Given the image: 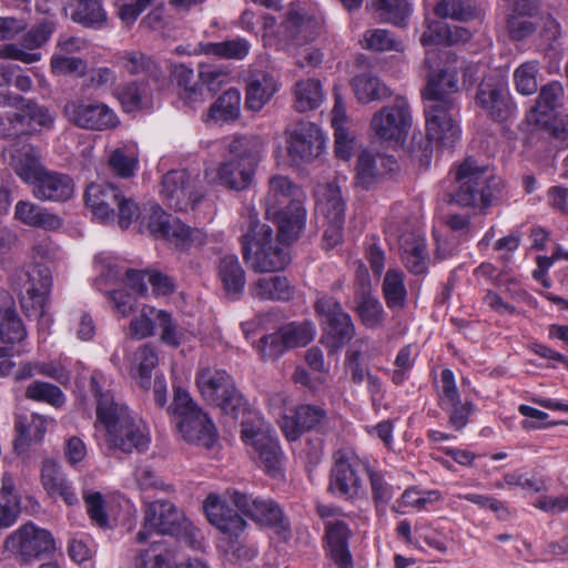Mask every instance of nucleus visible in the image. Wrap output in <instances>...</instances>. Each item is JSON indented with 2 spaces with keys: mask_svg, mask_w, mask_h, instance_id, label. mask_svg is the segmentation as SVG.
Returning <instances> with one entry per match:
<instances>
[{
  "mask_svg": "<svg viewBox=\"0 0 568 568\" xmlns=\"http://www.w3.org/2000/svg\"><path fill=\"white\" fill-rule=\"evenodd\" d=\"M354 303V312L366 328L377 329L384 326L386 312L378 297L373 294L366 271L355 288Z\"/></svg>",
  "mask_w": 568,
  "mask_h": 568,
  "instance_id": "nucleus-25",
  "label": "nucleus"
},
{
  "mask_svg": "<svg viewBox=\"0 0 568 568\" xmlns=\"http://www.w3.org/2000/svg\"><path fill=\"white\" fill-rule=\"evenodd\" d=\"M327 420V412L322 406L301 404L295 407L293 415L283 417L281 428L285 437L293 442L304 432L321 429Z\"/></svg>",
  "mask_w": 568,
  "mask_h": 568,
  "instance_id": "nucleus-24",
  "label": "nucleus"
},
{
  "mask_svg": "<svg viewBox=\"0 0 568 568\" xmlns=\"http://www.w3.org/2000/svg\"><path fill=\"white\" fill-rule=\"evenodd\" d=\"M160 194L164 203L178 212L194 210L203 195L185 170H171L162 176Z\"/></svg>",
  "mask_w": 568,
  "mask_h": 568,
  "instance_id": "nucleus-18",
  "label": "nucleus"
},
{
  "mask_svg": "<svg viewBox=\"0 0 568 568\" xmlns=\"http://www.w3.org/2000/svg\"><path fill=\"white\" fill-rule=\"evenodd\" d=\"M217 278L224 295L230 301H239L246 284V273L235 254H226L219 260Z\"/></svg>",
  "mask_w": 568,
  "mask_h": 568,
  "instance_id": "nucleus-29",
  "label": "nucleus"
},
{
  "mask_svg": "<svg viewBox=\"0 0 568 568\" xmlns=\"http://www.w3.org/2000/svg\"><path fill=\"white\" fill-rule=\"evenodd\" d=\"M159 311L152 306H144L141 314L130 323L131 335L139 339L153 335Z\"/></svg>",
  "mask_w": 568,
  "mask_h": 568,
  "instance_id": "nucleus-64",
  "label": "nucleus"
},
{
  "mask_svg": "<svg viewBox=\"0 0 568 568\" xmlns=\"http://www.w3.org/2000/svg\"><path fill=\"white\" fill-rule=\"evenodd\" d=\"M119 65L131 75L143 74L159 88L165 84V75L156 62L141 51H123L118 55Z\"/></svg>",
  "mask_w": 568,
  "mask_h": 568,
  "instance_id": "nucleus-34",
  "label": "nucleus"
},
{
  "mask_svg": "<svg viewBox=\"0 0 568 568\" xmlns=\"http://www.w3.org/2000/svg\"><path fill=\"white\" fill-rule=\"evenodd\" d=\"M365 47L374 51H403V44L397 41L394 34L385 29H375L366 31L364 36Z\"/></svg>",
  "mask_w": 568,
  "mask_h": 568,
  "instance_id": "nucleus-61",
  "label": "nucleus"
},
{
  "mask_svg": "<svg viewBox=\"0 0 568 568\" xmlns=\"http://www.w3.org/2000/svg\"><path fill=\"white\" fill-rule=\"evenodd\" d=\"M440 382L442 389L438 393V405L448 415V426L459 432L468 424L475 405L469 399L462 402L454 373L450 369L442 371Z\"/></svg>",
  "mask_w": 568,
  "mask_h": 568,
  "instance_id": "nucleus-20",
  "label": "nucleus"
},
{
  "mask_svg": "<svg viewBox=\"0 0 568 568\" xmlns=\"http://www.w3.org/2000/svg\"><path fill=\"white\" fill-rule=\"evenodd\" d=\"M351 85L358 101L363 103L383 100L390 95L388 88L371 73H362L354 77Z\"/></svg>",
  "mask_w": 568,
  "mask_h": 568,
  "instance_id": "nucleus-44",
  "label": "nucleus"
},
{
  "mask_svg": "<svg viewBox=\"0 0 568 568\" xmlns=\"http://www.w3.org/2000/svg\"><path fill=\"white\" fill-rule=\"evenodd\" d=\"M562 94V87L557 81L541 87L536 104L531 109V113L547 115L560 105Z\"/></svg>",
  "mask_w": 568,
  "mask_h": 568,
  "instance_id": "nucleus-57",
  "label": "nucleus"
},
{
  "mask_svg": "<svg viewBox=\"0 0 568 568\" xmlns=\"http://www.w3.org/2000/svg\"><path fill=\"white\" fill-rule=\"evenodd\" d=\"M212 405L219 407L223 414L233 419L244 416L250 410L246 399L236 388L235 384Z\"/></svg>",
  "mask_w": 568,
  "mask_h": 568,
  "instance_id": "nucleus-56",
  "label": "nucleus"
},
{
  "mask_svg": "<svg viewBox=\"0 0 568 568\" xmlns=\"http://www.w3.org/2000/svg\"><path fill=\"white\" fill-rule=\"evenodd\" d=\"M368 463L355 455L337 450L333 455L327 490L338 498L354 501L365 496L366 489L362 474H367Z\"/></svg>",
  "mask_w": 568,
  "mask_h": 568,
  "instance_id": "nucleus-11",
  "label": "nucleus"
},
{
  "mask_svg": "<svg viewBox=\"0 0 568 568\" xmlns=\"http://www.w3.org/2000/svg\"><path fill=\"white\" fill-rule=\"evenodd\" d=\"M434 13L442 19L456 21H469L476 17V10L462 0H439L434 8Z\"/></svg>",
  "mask_w": 568,
  "mask_h": 568,
  "instance_id": "nucleus-55",
  "label": "nucleus"
},
{
  "mask_svg": "<svg viewBox=\"0 0 568 568\" xmlns=\"http://www.w3.org/2000/svg\"><path fill=\"white\" fill-rule=\"evenodd\" d=\"M263 141L255 135H236L227 145L229 159L240 162L237 169L241 171L242 179L236 182L231 179L232 163H221L217 178L222 185L230 190L242 191L247 189L255 173V168L260 161L263 150Z\"/></svg>",
  "mask_w": 568,
  "mask_h": 568,
  "instance_id": "nucleus-10",
  "label": "nucleus"
},
{
  "mask_svg": "<svg viewBox=\"0 0 568 568\" xmlns=\"http://www.w3.org/2000/svg\"><path fill=\"white\" fill-rule=\"evenodd\" d=\"M102 378L100 372H93L90 390L97 400V422L105 429L108 445L124 454L144 452L150 443L145 425L124 404L116 402L109 390H103Z\"/></svg>",
  "mask_w": 568,
  "mask_h": 568,
  "instance_id": "nucleus-2",
  "label": "nucleus"
},
{
  "mask_svg": "<svg viewBox=\"0 0 568 568\" xmlns=\"http://www.w3.org/2000/svg\"><path fill=\"white\" fill-rule=\"evenodd\" d=\"M201 52L227 60H243L250 52L251 44L244 38H235L222 42H206L200 44Z\"/></svg>",
  "mask_w": 568,
  "mask_h": 568,
  "instance_id": "nucleus-45",
  "label": "nucleus"
},
{
  "mask_svg": "<svg viewBox=\"0 0 568 568\" xmlns=\"http://www.w3.org/2000/svg\"><path fill=\"white\" fill-rule=\"evenodd\" d=\"M173 557L168 540L161 538L153 540L151 545L139 551L134 557L133 565L135 568H165Z\"/></svg>",
  "mask_w": 568,
  "mask_h": 568,
  "instance_id": "nucleus-43",
  "label": "nucleus"
},
{
  "mask_svg": "<svg viewBox=\"0 0 568 568\" xmlns=\"http://www.w3.org/2000/svg\"><path fill=\"white\" fill-rule=\"evenodd\" d=\"M62 113L68 122L83 130L105 131L120 124L116 114L105 103L84 98L67 101Z\"/></svg>",
  "mask_w": 568,
  "mask_h": 568,
  "instance_id": "nucleus-15",
  "label": "nucleus"
},
{
  "mask_svg": "<svg viewBox=\"0 0 568 568\" xmlns=\"http://www.w3.org/2000/svg\"><path fill=\"white\" fill-rule=\"evenodd\" d=\"M87 207L101 221L119 217L121 229H128L140 215L139 205L112 183H90L84 192Z\"/></svg>",
  "mask_w": 568,
  "mask_h": 568,
  "instance_id": "nucleus-8",
  "label": "nucleus"
},
{
  "mask_svg": "<svg viewBox=\"0 0 568 568\" xmlns=\"http://www.w3.org/2000/svg\"><path fill=\"white\" fill-rule=\"evenodd\" d=\"M503 181L489 173L488 168L479 165L470 156L466 158L454 171V185L447 192V202L459 207L479 209L481 213L500 197Z\"/></svg>",
  "mask_w": 568,
  "mask_h": 568,
  "instance_id": "nucleus-3",
  "label": "nucleus"
},
{
  "mask_svg": "<svg viewBox=\"0 0 568 568\" xmlns=\"http://www.w3.org/2000/svg\"><path fill=\"white\" fill-rule=\"evenodd\" d=\"M13 285L19 293L20 305L27 316L41 318L47 314L52 287V273L43 264L29 265L16 271Z\"/></svg>",
  "mask_w": 568,
  "mask_h": 568,
  "instance_id": "nucleus-9",
  "label": "nucleus"
},
{
  "mask_svg": "<svg viewBox=\"0 0 568 568\" xmlns=\"http://www.w3.org/2000/svg\"><path fill=\"white\" fill-rule=\"evenodd\" d=\"M173 80L182 88L181 98L189 104L203 101L202 87L200 80H194V72L185 64H178L172 70Z\"/></svg>",
  "mask_w": 568,
  "mask_h": 568,
  "instance_id": "nucleus-51",
  "label": "nucleus"
},
{
  "mask_svg": "<svg viewBox=\"0 0 568 568\" xmlns=\"http://www.w3.org/2000/svg\"><path fill=\"white\" fill-rule=\"evenodd\" d=\"M22 116V128L26 130L27 121L41 128L50 129L54 123V115L47 106L40 105L33 100H28L18 112Z\"/></svg>",
  "mask_w": 568,
  "mask_h": 568,
  "instance_id": "nucleus-59",
  "label": "nucleus"
},
{
  "mask_svg": "<svg viewBox=\"0 0 568 568\" xmlns=\"http://www.w3.org/2000/svg\"><path fill=\"white\" fill-rule=\"evenodd\" d=\"M118 98L125 112L141 110L146 104L145 90L135 81L119 88Z\"/></svg>",
  "mask_w": 568,
  "mask_h": 568,
  "instance_id": "nucleus-62",
  "label": "nucleus"
},
{
  "mask_svg": "<svg viewBox=\"0 0 568 568\" xmlns=\"http://www.w3.org/2000/svg\"><path fill=\"white\" fill-rule=\"evenodd\" d=\"M168 412L178 419L176 427L185 442L207 449L217 442L214 423L185 389L174 388L173 403Z\"/></svg>",
  "mask_w": 568,
  "mask_h": 568,
  "instance_id": "nucleus-6",
  "label": "nucleus"
},
{
  "mask_svg": "<svg viewBox=\"0 0 568 568\" xmlns=\"http://www.w3.org/2000/svg\"><path fill=\"white\" fill-rule=\"evenodd\" d=\"M317 206L325 219H345V201L337 181L318 186Z\"/></svg>",
  "mask_w": 568,
  "mask_h": 568,
  "instance_id": "nucleus-38",
  "label": "nucleus"
},
{
  "mask_svg": "<svg viewBox=\"0 0 568 568\" xmlns=\"http://www.w3.org/2000/svg\"><path fill=\"white\" fill-rule=\"evenodd\" d=\"M48 420L39 414H32L30 417L19 415L16 417L14 428L17 430V438L14 447L28 445L31 442L42 440L47 432Z\"/></svg>",
  "mask_w": 568,
  "mask_h": 568,
  "instance_id": "nucleus-41",
  "label": "nucleus"
},
{
  "mask_svg": "<svg viewBox=\"0 0 568 568\" xmlns=\"http://www.w3.org/2000/svg\"><path fill=\"white\" fill-rule=\"evenodd\" d=\"M231 501L243 515L260 525L274 528L282 540L286 541L291 538L290 520L277 501L271 498L253 497L239 490L231 493Z\"/></svg>",
  "mask_w": 568,
  "mask_h": 568,
  "instance_id": "nucleus-14",
  "label": "nucleus"
},
{
  "mask_svg": "<svg viewBox=\"0 0 568 568\" xmlns=\"http://www.w3.org/2000/svg\"><path fill=\"white\" fill-rule=\"evenodd\" d=\"M3 549L22 565H29L52 554L55 542L52 534L28 521L11 532L3 541Z\"/></svg>",
  "mask_w": 568,
  "mask_h": 568,
  "instance_id": "nucleus-13",
  "label": "nucleus"
},
{
  "mask_svg": "<svg viewBox=\"0 0 568 568\" xmlns=\"http://www.w3.org/2000/svg\"><path fill=\"white\" fill-rule=\"evenodd\" d=\"M14 216L27 225L45 230H58L62 225V221L58 215L49 213L28 201H19L17 203Z\"/></svg>",
  "mask_w": 568,
  "mask_h": 568,
  "instance_id": "nucleus-37",
  "label": "nucleus"
},
{
  "mask_svg": "<svg viewBox=\"0 0 568 568\" xmlns=\"http://www.w3.org/2000/svg\"><path fill=\"white\" fill-rule=\"evenodd\" d=\"M351 529L343 520L326 521L325 535L329 558L338 568H353V558L348 549Z\"/></svg>",
  "mask_w": 568,
  "mask_h": 568,
  "instance_id": "nucleus-27",
  "label": "nucleus"
},
{
  "mask_svg": "<svg viewBox=\"0 0 568 568\" xmlns=\"http://www.w3.org/2000/svg\"><path fill=\"white\" fill-rule=\"evenodd\" d=\"M241 437L253 448L254 459L266 474L278 476L283 470L284 453L278 438L268 429L242 422Z\"/></svg>",
  "mask_w": 568,
  "mask_h": 568,
  "instance_id": "nucleus-16",
  "label": "nucleus"
},
{
  "mask_svg": "<svg viewBox=\"0 0 568 568\" xmlns=\"http://www.w3.org/2000/svg\"><path fill=\"white\" fill-rule=\"evenodd\" d=\"M108 165L112 173L121 179L134 176L139 165V155L134 148L119 146L109 155Z\"/></svg>",
  "mask_w": 568,
  "mask_h": 568,
  "instance_id": "nucleus-49",
  "label": "nucleus"
},
{
  "mask_svg": "<svg viewBox=\"0 0 568 568\" xmlns=\"http://www.w3.org/2000/svg\"><path fill=\"white\" fill-rule=\"evenodd\" d=\"M298 191L286 176L276 175L270 180V190L265 196V216L276 223L281 242L296 241L305 225L306 211L302 202L295 199Z\"/></svg>",
  "mask_w": 568,
  "mask_h": 568,
  "instance_id": "nucleus-4",
  "label": "nucleus"
},
{
  "mask_svg": "<svg viewBox=\"0 0 568 568\" xmlns=\"http://www.w3.org/2000/svg\"><path fill=\"white\" fill-rule=\"evenodd\" d=\"M134 363L138 367V384L143 389L151 387L152 371L159 364V355L156 346L151 343L141 345L134 353Z\"/></svg>",
  "mask_w": 568,
  "mask_h": 568,
  "instance_id": "nucleus-48",
  "label": "nucleus"
},
{
  "mask_svg": "<svg viewBox=\"0 0 568 568\" xmlns=\"http://www.w3.org/2000/svg\"><path fill=\"white\" fill-rule=\"evenodd\" d=\"M10 165L21 180L32 185H34L38 178L45 171L34 149L31 146L17 151L11 158Z\"/></svg>",
  "mask_w": 568,
  "mask_h": 568,
  "instance_id": "nucleus-40",
  "label": "nucleus"
},
{
  "mask_svg": "<svg viewBox=\"0 0 568 568\" xmlns=\"http://www.w3.org/2000/svg\"><path fill=\"white\" fill-rule=\"evenodd\" d=\"M324 136L316 124L301 121L288 133V158L295 164L311 162L320 156L324 149Z\"/></svg>",
  "mask_w": 568,
  "mask_h": 568,
  "instance_id": "nucleus-19",
  "label": "nucleus"
},
{
  "mask_svg": "<svg viewBox=\"0 0 568 568\" xmlns=\"http://www.w3.org/2000/svg\"><path fill=\"white\" fill-rule=\"evenodd\" d=\"M73 180L54 171H44L33 185V195L41 201L65 202L73 195Z\"/></svg>",
  "mask_w": 568,
  "mask_h": 568,
  "instance_id": "nucleus-28",
  "label": "nucleus"
},
{
  "mask_svg": "<svg viewBox=\"0 0 568 568\" xmlns=\"http://www.w3.org/2000/svg\"><path fill=\"white\" fill-rule=\"evenodd\" d=\"M20 514V497L14 493V481L4 474L0 489V528L11 527Z\"/></svg>",
  "mask_w": 568,
  "mask_h": 568,
  "instance_id": "nucleus-39",
  "label": "nucleus"
},
{
  "mask_svg": "<svg viewBox=\"0 0 568 568\" xmlns=\"http://www.w3.org/2000/svg\"><path fill=\"white\" fill-rule=\"evenodd\" d=\"M41 484L50 497L59 496L67 505L78 503L71 484L67 480L60 465L53 459H45L41 467Z\"/></svg>",
  "mask_w": 568,
  "mask_h": 568,
  "instance_id": "nucleus-32",
  "label": "nucleus"
},
{
  "mask_svg": "<svg viewBox=\"0 0 568 568\" xmlns=\"http://www.w3.org/2000/svg\"><path fill=\"white\" fill-rule=\"evenodd\" d=\"M276 91V82L268 72L262 70L251 71L246 79L245 106L251 111L257 112L270 102Z\"/></svg>",
  "mask_w": 568,
  "mask_h": 568,
  "instance_id": "nucleus-30",
  "label": "nucleus"
},
{
  "mask_svg": "<svg viewBox=\"0 0 568 568\" xmlns=\"http://www.w3.org/2000/svg\"><path fill=\"white\" fill-rule=\"evenodd\" d=\"M426 116V136L443 148H454L460 139V128L454 116L459 112L458 74L453 68H443L427 74L422 91Z\"/></svg>",
  "mask_w": 568,
  "mask_h": 568,
  "instance_id": "nucleus-1",
  "label": "nucleus"
},
{
  "mask_svg": "<svg viewBox=\"0 0 568 568\" xmlns=\"http://www.w3.org/2000/svg\"><path fill=\"white\" fill-rule=\"evenodd\" d=\"M383 297L390 311L403 310L407 301V291L402 271L389 268L382 284Z\"/></svg>",
  "mask_w": 568,
  "mask_h": 568,
  "instance_id": "nucleus-42",
  "label": "nucleus"
},
{
  "mask_svg": "<svg viewBox=\"0 0 568 568\" xmlns=\"http://www.w3.org/2000/svg\"><path fill=\"white\" fill-rule=\"evenodd\" d=\"M475 101L496 122L509 120L517 110L508 90L499 83L481 82L477 88Z\"/></svg>",
  "mask_w": 568,
  "mask_h": 568,
  "instance_id": "nucleus-22",
  "label": "nucleus"
},
{
  "mask_svg": "<svg viewBox=\"0 0 568 568\" xmlns=\"http://www.w3.org/2000/svg\"><path fill=\"white\" fill-rule=\"evenodd\" d=\"M280 328L288 349L307 345L314 339L316 333L314 323L308 320L291 322Z\"/></svg>",
  "mask_w": 568,
  "mask_h": 568,
  "instance_id": "nucleus-53",
  "label": "nucleus"
},
{
  "mask_svg": "<svg viewBox=\"0 0 568 568\" xmlns=\"http://www.w3.org/2000/svg\"><path fill=\"white\" fill-rule=\"evenodd\" d=\"M65 11L70 19L89 29H102L108 23V13L100 0H68Z\"/></svg>",
  "mask_w": 568,
  "mask_h": 568,
  "instance_id": "nucleus-33",
  "label": "nucleus"
},
{
  "mask_svg": "<svg viewBox=\"0 0 568 568\" xmlns=\"http://www.w3.org/2000/svg\"><path fill=\"white\" fill-rule=\"evenodd\" d=\"M539 65L537 61H527L520 64L514 72L516 90L524 94H534L538 89L537 73Z\"/></svg>",
  "mask_w": 568,
  "mask_h": 568,
  "instance_id": "nucleus-58",
  "label": "nucleus"
},
{
  "mask_svg": "<svg viewBox=\"0 0 568 568\" xmlns=\"http://www.w3.org/2000/svg\"><path fill=\"white\" fill-rule=\"evenodd\" d=\"M203 510L209 523L231 538H237L246 527L243 517L216 494L207 495Z\"/></svg>",
  "mask_w": 568,
  "mask_h": 568,
  "instance_id": "nucleus-23",
  "label": "nucleus"
},
{
  "mask_svg": "<svg viewBox=\"0 0 568 568\" xmlns=\"http://www.w3.org/2000/svg\"><path fill=\"white\" fill-rule=\"evenodd\" d=\"M241 94L237 89L226 90L210 108V116L215 121H233L240 115Z\"/></svg>",
  "mask_w": 568,
  "mask_h": 568,
  "instance_id": "nucleus-52",
  "label": "nucleus"
},
{
  "mask_svg": "<svg viewBox=\"0 0 568 568\" xmlns=\"http://www.w3.org/2000/svg\"><path fill=\"white\" fill-rule=\"evenodd\" d=\"M324 94L318 80L306 79L295 84V109L298 112L314 110L323 102Z\"/></svg>",
  "mask_w": 568,
  "mask_h": 568,
  "instance_id": "nucleus-47",
  "label": "nucleus"
},
{
  "mask_svg": "<svg viewBox=\"0 0 568 568\" xmlns=\"http://www.w3.org/2000/svg\"><path fill=\"white\" fill-rule=\"evenodd\" d=\"M314 311L323 326L321 343L331 353L337 352L353 339L355 336L353 320L335 297H320L314 304Z\"/></svg>",
  "mask_w": 568,
  "mask_h": 568,
  "instance_id": "nucleus-12",
  "label": "nucleus"
},
{
  "mask_svg": "<svg viewBox=\"0 0 568 568\" xmlns=\"http://www.w3.org/2000/svg\"><path fill=\"white\" fill-rule=\"evenodd\" d=\"M321 20L306 11L291 6L280 28L293 44L303 45L314 41L321 29Z\"/></svg>",
  "mask_w": 568,
  "mask_h": 568,
  "instance_id": "nucleus-26",
  "label": "nucleus"
},
{
  "mask_svg": "<svg viewBox=\"0 0 568 568\" xmlns=\"http://www.w3.org/2000/svg\"><path fill=\"white\" fill-rule=\"evenodd\" d=\"M368 7L384 22L404 26L410 13L408 0H371Z\"/></svg>",
  "mask_w": 568,
  "mask_h": 568,
  "instance_id": "nucleus-46",
  "label": "nucleus"
},
{
  "mask_svg": "<svg viewBox=\"0 0 568 568\" xmlns=\"http://www.w3.org/2000/svg\"><path fill=\"white\" fill-rule=\"evenodd\" d=\"M410 124L409 105L404 98H398L394 104L383 108L371 121L376 136L396 144L404 143Z\"/></svg>",
  "mask_w": 568,
  "mask_h": 568,
  "instance_id": "nucleus-17",
  "label": "nucleus"
},
{
  "mask_svg": "<svg viewBox=\"0 0 568 568\" xmlns=\"http://www.w3.org/2000/svg\"><path fill=\"white\" fill-rule=\"evenodd\" d=\"M253 297L262 301L288 302L295 295V287L285 276L260 277L250 286Z\"/></svg>",
  "mask_w": 568,
  "mask_h": 568,
  "instance_id": "nucleus-36",
  "label": "nucleus"
},
{
  "mask_svg": "<svg viewBox=\"0 0 568 568\" xmlns=\"http://www.w3.org/2000/svg\"><path fill=\"white\" fill-rule=\"evenodd\" d=\"M24 397L33 402L49 404L60 408L65 403V396L61 388L48 382L33 381L24 390Z\"/></svg>",
  "mask_w": 568,
  "mask_h": 568,
  "instance_id": "nucleus-50",
  "label": "nucleus"
},
{
  "mask_svg": "<svg viewBox=\"0 0 568 568\" xmlns=\"http://www.w3.org/2000/svg\"><path fill=\"white\" fill-rule=\"evenodd\" d=\"M426 243L423 239H414L403 244L402 258L407 270L415 274H424L427 270Z\"/></svg>",
  "mask_w": 568,
  "mask_h": 568,
  "instance_id": "nucleus-54",
  "label": "nucleus"
},
{
  "mask_svg": "<svg viewBox=\"0 0 568 568\" xmlns=\"http://www.w3.org/2000/svg\"><path fill=\"white\" fill-rule=\"evenodd\" d=\"M195 384L204 400L212 405L235 383L226 371L205 367L197 372Z\"/></svg>",
  "mask_w": 568,
  "mask_h": 568,
  "instance_id": "nucleus-31",
  "label": "nucleus"
},
{
  "mask_svg": "<svg viewBox=\"0 0 568 568\" xmlns=\"http://www.w3.org/2000/svg\"><path fill=\"white\" fill-rule=\"evenodd\" d=\"M471 38V32L460 26L448 24L443 21L432 22L420 37L424 47L433 44L455 45L465 43Z\"/></svg>",
  "mask_w": 568,
  "mask_h": 568,
  "instance_id": "nucleus-35",
  "label": "nucleus"
},
{
  "mask_svg": "<svg viewBox=\"0 0 568 568\" xmlns=\"http://www.w3.org/2000/svg\"><path fill=\"white\" fill-rule=\"evenodd\" d=\"M152 532L173 536L189 547H195L197 541V529L168 500H154L145 505L143 526L135 539L143 542Z\"/></svg>",
  "mask_w": 568,
  "mask_h": 568,
  "instance_id": "nucleus-7",
  "label": "nucleus"
},
{
  "mask_svg": "<svg viewBox=\"0 0 568 568\" xmlns=\"http://www.w3.org/2000/svg\"><path fill=\"white\" fill-rule=\"evenodd\" d=\"M257 349L263 361H274L282 356L288 347L281 328L261 337Z\"/></svg>",
  "mask_w": 568,
  "mask_h": 568,
  "instance_id": "nucleus-63",
  "label": "nucleus"
},
{
  "mask_svg": "<svg viewBox=\"0 0 568 568\" xmlns=\"http://www.w3.org/2000/svg\"><path fill=\"white\" fill-rule=\"evenodd\" d=\"M200 85L202 92L206 91L210 97L215 94L222 87L230 82V72L216 67H204L201 65L199 71Z\"/></svg>",
  "mask_w": 568,
  "mask_h": 568,
  "instance_id": "nucleus-60",
  "label": "nucleus"
},
{
  "mask_svg": "<svg viewBox=\"0 0 568 568\" xmlns=\"http://www.w3.org/2000/svg\"><path fill=\"white\" fill-rule=\"evenodd\" d=\"M28 332L19 316L14 302L8 298L0 305V358L24 353L23 342Z\"/></svg>",
  "mask_w": 568,
  "mask_h": 568,
  "instance_id": "nucleus-21",
  "label": "nucleus"
},
{
  "mask_svg": "<svg viewBox=\"0 0 568 568\" xmlns=\"http://www.w3.org/2000/svg\"><path fill=\"white\" fill-rule=\"evenodd\" d=\"M272 235L273 230L270 225L261 223L256 214H248V229L241 237L242 253L244 261L256 273L278 272L291 262L287 250L280 245L286 243L281 242L278 237L275 242Z\"/></svg>",
  "mask_w": 568,
  "mask_h": 568,
  "instance_id": "nucleus-5",
  "label": "nucleus"
}]
</instances>
